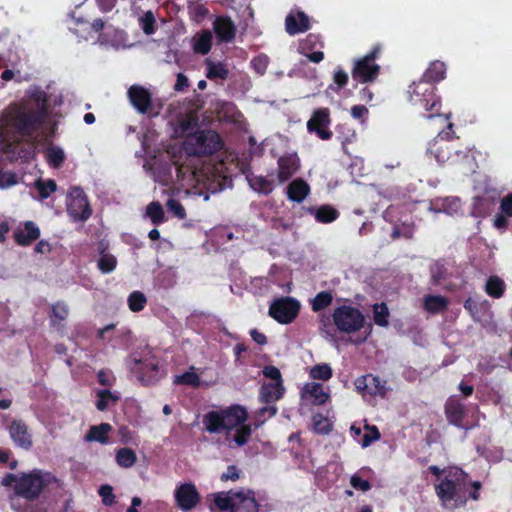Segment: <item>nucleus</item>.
I'll return each instance as SVG.
<instances>
[{"mask_svg": "<svg viewBox=\"0 0 512 512\" xmlns=\"http://www.w3.org/2000/svg\"><path fill=\"white\" fill-rule=\"evenodd\" d=\"M466 478V473L458 467H449L445 471L444 479L435 485L436 495L444 508H455L465 504L466 499L459 495V491Z\"/></svg>", "mask_w": 512, "mask_h": 512, "instance_id": "2", "label": "nucleus"}, {"mask_svg": "<svg viewBox=\"0 0 512 512\" xmlns=\"http://www.w3.org/2000/svg\"><path fill=\"white\" fill-rule=\"evenodd\" d=\"M277 164V177L281 183L288 181L300 168V160L296 153H285L279 157Z\"/></svg>", "mask_w": 512, "mask_h": 512, "instance_id": "19", "label": "nucleus"}, {"mask_svg": "<svg viewBox=\"0 0 512 512\" xmlns=\"http://www.w3.org/2000/svg\"><path fill=\"white\" fill-rule=\"evenodd\" d=\"M332 319L337 329L344 333H354L364 325L363 314L355 307L343 305L333 311Z\"/></svg>", "mask_w": 512, "mask_h": 512, "instance_id": "8", "label": "nucleus"}, {"mask_svg": "<svg viewBox=\"0 0 512 512\" xmlns=\"http://www.w3.org/2000/svg\"><path fill=\"white\" fill-rule=\"evenodd\" d=\"M356 388L359 392L365 395H379L383 396L386 388L381 380L373 375H366L360 377L355 382Z\"/></svg>", "mask_w": 512, "mask_h": 512, "instance_id": "21", "label": "nucleus"}, {"mask_svg": "<svg viewBox=\"0 0 512 512\" xmlns=\"http://www.w3.org/2000/svg\"><path fill=\"white\" fill-rule=\"evenodd\" d=\"M309 374L312 379L327 381L332 377V369L328 364L315 365Z\"/></svg>", "mask_w": 512, "mask_h": 512, "instance_id": "50", "label": "nucleus"}, {"mask_svg": "<svg viewBox=\"0 0 512 512\" xmlns=\"http://www.w3.org/2000/svg\"><path fill=\"white\" fill-rule=\"evenodd\" d=\"M136 461V453L130 448H121L116 453V462L122 468H130Z\"/></svg>", "mask_w": 512, "mask_h": 512, "instance_id": "38", "label": "nucleus"}, {"mask_svg": "<svg viewBox=\"0 0 512 512\" xmlns=\"http://www.w3.org/2000/svg\"><path fill=\"white\" fill-rule=\"evenodd\" d=\"M251 433V425L246 423L239 425L237 428L230 431L229 439H227L229 441V446L232 447V442L238 447L245 445L248 442Z\"/></svg>", "mask_w": 512, "mask_h": 512, "instance_id": "28", "label": "nucleus"}, {"mask_svg": "<svg viewBox=\"0 0 512 512\" xmlns=\"http://www.w3.org/2000/svg\"><path fill=\"white\" fill-rule=\"evenodd\" d=\"M263 375L270 378L274 382H282V377L279 369L275 366H266L263 369Z\"/></svg>", "mask_w": 512, "mask_h": 512, "instance_id": "60", "label": "nucleus"}, {"mask_svg": "<svg viewBox=\"0 0 512 512\" xmlns=\"http://www.w3.org/2000/svg\"><path fill=\"white\" fill-rule=\"evenodd\" d=\"M380 69V65L361 57L354 60L351 75L357 82L372 83L378 78Z\"/></svg>", "mask_w": 512, "mask_h": 512, "instance_id": "14", "label": "nucleus"}, {"mask_svg": "<svg viewBox=\"0 0 512 512\" xmlns=\"http://www.w3.org/2000/svg\"><path fill=\"white\" fill-rule=\"evenodd\" d=\"M436 90V86L429 82L422 80L413 82L408 89L409 101L413 106L429 111L428 118L440 116L441 101Z\"/></svg>", "mask_w": 512, "mask_h": 512, "instance_id": "4", "label": "nucleus"}, {"mask_svg": "<svg viewBox=\"0 0 512 512\" xmlns=\"http://www.w3.org/2000/svg\"><path fill=\"white\" fill-rule=\"evenodd\" d=\"M450 422L458 424L464 415V406L456 401H450L446 406Z\"/></svg>", "mask_w": 512, "mask_h": 512, "instance_id": "45", "label": "nucleus"}, {"mask_svg": "<svg viewBox=\"0 0 512 512\" xmlns=\"http://www.w3.org/2000/svg\"><path fill=\"white\" fill-rule=\"evenodd\" d=\"M232 512H257L255 499L240 492L236 493Z\"/></svg>", "mask_w": 512, "mask_h": 512, "instance_id": "31", "label": "nucleus"}, {"mask_svg": "<svg viewBox=\"0 0 512 512\" xmlns=\"http://www.w3.org/2000/svg\"><path fill=\"white\" fill-rule=\"evenodd\" d=\"M284 392L282 382H273L264 384L261 389V398L265 402H274L278 400Z\"/></svg>", "mask_w": 512, "mask_h": 512, "instance_id": "34", "label": "nucleus"}, {"mask_svg": "<svg viewBox=\"0 0 512 512\" xmlns=\"http://www.w3.org/2000/svg\"><path fill=\"white\" fill-rule=\"evenodd\" d=\"M46 158L50 166L59 168L65 160L64 152L59 147H49L46 151Z\"/></svg>", "mask_w": 512, "mask_h": 512, "instance_id": "44", "label": "nucleus"}, {"mask_svg": "<svg viewBox=\"0 0 512 512\" xmlns=\"http://www.w3.org/2000/svg\"><path fill=\"white\" fill-rule=\"evenodd\" d=\"M308 212L313 215L317 222L330 223L339 217V211L329 204H324L319 207H310Z\"/></svg>", "mask_w": 512, "mask_h": 512, "instance_id": "26", "label": "nucleus"}, {"mask_svg": "<svg viewBox=\"0 0 512 512\" xmlns=\"http://www.w3.org/2000/svg\"><path fill=\"white\" fill-rule=\"evenodd\" d=\"M99 494L102 497V501L105 505H111L114 501V495L112 487L109 485H103L99 489Z\"/></svg>", "mask_w": 512, "mask_h": 512, "instance_id": "59", "label": "nucleus"}, {"mask_svg": "<svg viewBox=\"0 0 512 512\" xmlns=\"http://www.w3.org/2000/svg\"><path fill=\"white\" fill-rule=\"evenodd\" d=\"M128 99L134 109L143 115H157L153 113V100L151 92L141 85H132L127 92Z\"/></svg>", "mask_w": 512, "mask_h": 512, "instance_id": "13", "label": "nucleus"}, {"mask_svg": "<svg viewBox=\"0 0 512 512\" xmlns=\"http://www.w3.org/2000/svg\"><path fill=\"white\" fill-rule=\"evenodd\" d=\"M128 302L129 308L132 311L137 312L144 308L146 298L141 292L135 291L129 296Z\"/></svg>", "mask_w": 512, "mask_h": 512, "instance_id": "51", "label": "nucleus"}, {"mask_svg": "<svg viewBox=\"0 0 512 512\" xmlns=\"http://www.w3.org/2000/svg\"><path fill=\"white\" fill-rule=\"evenodd\" d=\"M35 188L39 193L41 199H47L53 192L56 191V182L52 179L42 180L39 179L35 182Z\"/></svg>", "mask_w": 512, "mask_h": 512, "instance_id": "42", "label": "nucleus"}, {"mask_svg": "<svg viewBox=\"0 0 512 512\" xmlns=\"http://www.w3.org/2000/svg\"><path fill=\"white\" fill-rule=\"evenodd\" d=\"M247 412L241 406H231L222 411H211L204 417L205 428L210 433L226 431L229 439L230 431L237 428L247 420Z\"/></svg>", "mask_w": 512, "mask_h": 512, "instance_id": "3", "label": "nucleus"}, {"mask_svg": "<svg viewBox=\"0 0 512 512\" xmlns=\"http://www.w3.org/2000/svg\"><path fill=\"white\" fill-rule=\"evenodd\" d=\"M4 152L9 155L12 161L29 162L35 155V147L31 143L25 144L21 140H14L5 144Z\"/></svg>", "mask_w": 512, "mask_h": 512, "instance_id": "17", "label": "nucleus"}, {"mask_svg": "<svg viewBox=\"0 0 512 512\" xmlns=\"http://www.w3.org/2000/svg\"><path fill=\"white\" fill-rule=\"evenodd\" d=\"M117 2L118 0H96L99 10L103 13L112 11L115 8Z\"/></svg>", "mask_w": 512, "mask_h": 512, "instance_id": "63", "label": "nucleus"}, {"mask_svg": "<svg viewBox=\"0 0 512 512\" xmlns=\"http://www.w3.org/2000/svg\"><path fill=\"white\" fill-rule=\"evenodd\" d=\"M286 31L290 35H295L301 32H305L310 28V22L308 16L299 11L297 16L289 14L285 19Z\"/></svg>", "mask_w": 512, "mask_h": 512, "instance_id": "22", "label": "nucleus"}, {"mask_svg": "<svg viewBox=\"0 0 512 512\" xmlns=\"http://www.w3.org/2000/svg\"><path fill=\"white\" fill-rule=\"evenodd\" d=\"M500 213L496 214L493 224H507V218L512 219V192L499 197Z\"/></svg>", "mask_w": 512, "mask_h": 512, "instance_id": "30", "label": "nucleus"}, {"mask_svg": "<svg viewBox=\"0 0 512 512\" xmlns=\"http://www.w3.org/2000/svg\"><path fill=\"white\" fill-rule=\"evenodd\" d=\"M17 176L14 172L0 171V188H8L17 184Z\"/></svg>", "mask_w": 512, "mask_h": 512, "instance_id": "57", "label": "nucleus"}, {"mask_svg": "<svg viewBox=\"0 0 512 512\" xmlns=\"http://www.w3.org/2000/svg\"><path fill=\"white\" fill-rule=\"evenodd\" d=\"M8 431L15 445L24 449H29L32 446V438L24 421L13 420L9 425Z\"/></svg>", "mask_w": 512, "mask_h": 512, "instance_id": "20", "label": "nucleus"}, {"mask_svg": "<svg viewBox=\"0 0 512 512\" xmlns=\"http://www.w3.org/2000/svg\"><path fill=\"white\" fill-rule=\"evenodd\" d=\"M498 203V191L495 189H485L481 195L473 197L470 213L475 218H486L492 215Z\"/></svg>", "mask_w": 512, "mask_h": 512, "instance_id": "10", "label": "nucleus"}, {"mask_svg": "<svg viewBox=\"0 0 512 512\" xmlns=\"http://www.w3.org/2000/svg\"><path fill=\"white\" fill-rule=\"evenodd\" d=\"M247 179L251 188L259 193L267 195L273 190V181L264 176L251 175Z\"/></svg>", "mask_w": 512, "mask_h": 512, "instance_id": "37", "label": "nucleus"}, {"mask_svg": "<svg viewBox=\"0 0 512 512\" xmlns=\"http://www.w3.org/2000/svg\"><path fill=\"white\" fill-rule=\"evenodd\" d=\"M52 479L53 478L48 473L34 471L23 474L18 479L14 489L16 494L26 499H34L38 497L45 486L51 483Z\"/></svg>", "mask_w": 512, "mask_h": 512, "instance_id": "7", "label": "nucleus"}, {"mask_svg": "<svg viewBox=\"0 0 512 512\" xmlns=\"http://www.w3.org/2000/svg\"><path fill=\"white\" fill-rule=\"evenodd\" d=\"M388 308L385 304H376L374 306V321L380 326H386L388 324Z\"/></svg>", "mask_w": 512, "mask_h": 512, "instance_id": "52", "label": "nucleus"}, {"mask_svg": "<svg viewBox=\"0 0 512 512\" xmlns=\"http://www.w3.org/2000/svg\"><path fill=\"white\" fill-rule=\"evenodd\" d=\"M67 212L74 221H86L92 209L86 194L80 187H72L66 198Z\"/></svg>", "mask_w": 512, "mask_h": 512, "instance_id": "9", "label": "nucleus"}, {"mask_svg": "<svg viewBox=\"0 0 512 512\" xmlns=\"http://www.w3.org/2000/svg\"><path fill=\"white\" fill-rule=\"evenodd\" d=\"M314 429L319 433H328L331 430V424L327 418L318 414L313 417Z\"/></svg>", "mask_w": 512, "mask_h": 512, "instance_id": "55", "label": "nucleus"}, {"mask_svg": "<svg viewBox=\"0 0 512 512\" xmlns=\"http://www.w3.org/2000/svg\"><path fill=\"white\" fill-rule=\"evenodd\" d=\"M462 204L458 197L437 198L431 201H419L409 209L412 214L411 224L416 221H423L422 214L445 213L453 216L461 212Z\"/></svg>", "mask_w": 512, "mask_h": 512, "instance_id": "6", "label": "nucleus"}, {"mask_svg": "<svg viewBox=\"0 0 512 512\" xmlns=\"http://www.w3.org/2000/svg\"><path fill=\"white\" fill-rule=\"evenodd\" d=\"M348 80L347 72L343 68L337 67L334 71L333 83L329 85V89L338 92L347 85Z\"/></svg>", "mask_w": 512, "mask_h": 512, "instance_id": "46", "label": "nucleus"}, {"mask_svg": "<svg viewBox=\"0 0 512 512\" xmlns=\"http://www.w3.org/2000/svg\"><path fill=\"white\" fill-rule=\"evenodd\" d=\"M330 124L331 116L329 108H317L307 121V130L311 134H316L321 140H330L333 136L332 131L329 129Z\"/></svg>", "mask_w": 512, "mask_h": 512, "instance_id": "11", "label": "nucleus"}, {"mask_svg": "<svg viewBox=\"0 0 512 512\" xmlns=\"http://www.w3.org/2000/svg\"><path fill=\"white\" fill-rule=\"evenodd\" d=\"M166 206L168 213L173 214L179 219H183L185 217V209L179 200L173 198L169 199Z\"/></svg>", "mask_w": 512, "mask_h": 512, "instance_id": "54", "label": "nucleus"}, {"mask_svg": "<svg viewBox=\"0 0 512 512\" xmlns=\"http://www.w3.org/2000/svg\"><path fill=\"white\" fill-rule=\"evenodd\" d=\"M333 300V295L330 292H320L312 300V309L317 312L328 307Z\"/></svg>", "mask_w": 512, "mask_h": 512, "instance_id": "49", "label": "nucleus"}, {"mask_svg": "<svg viewBox=\"0 0 512 512\" xmlns=\"http://www.w3.org/2000/svg\"><path fill=\"white\" fill-rule=\"evenodd\" d=\"M223 146L220 135L214 130H198L189 134L184 147L189 155L210 156L221 150Z\"/></svg>", "mask_w": 512, "mask_h": 512, "instance_id": "5", "label": "nucleus"}, {"mask_svg": "<svg viewBox=\"0 0 512 512\" xmlns=\"http://www.w3.org/2000/svg\"><path fill=\"white\" fill-rule=\"evenodd\" d=\"M446 70L447 69L444 62L435 60L429 64L420 80L429 82L435 86L436 83H439L445 79Z\"/></svg>", "mask_w": 512, "mask_h": 512, "instance_id": "24", "label": "nucleus"}, {"mask_svg": "<svg viewBox=\"0 0 512 512\" xmlns=\"http://www.w3.org/2000/svg\"><path fill=\"white\" fill-rule=\"evenodd\" d=\"M365 434L363 437V447H367L371 442L376 441L380 438V433L375 426H365Z\"/></svg>", "mask_w": 512, "mask_h": 512, "instance_id": "56", "label": "nucleus"}, {"mask_svg": "<svg viewBox=\"0 0 512 512\" xmlns=\"http://www.w3.org/2000/svg\"><path fill=\"white\" fill-rule=\"evenodd\" d=\"M68 316V308L63 303H57L53 306V319L63 321Z\"/></svg>", "mask_w": 512, "mask_h": 512, "instance_id": "58", "label": "nucleus"}, {"mask_svg": "<svg viewBox=\"0 0 512 512\" xmlns=\"http://www.w3.org/2000/svg\"><path fill=\"white\" fill-rule=\"evenodd\" d=\"M97 397L98 401L96 403V407L100 411L106 410L119 400V397L116 394H113L110 390L97 391Z\"/></svg>", "mask_w": 512, "mask_h": 512, "instance_id": "40", "label": "nucleus"}, {"mask_svg": "<svg viewBox=\"0 0 512 512\" xmlns=\"http://www.w3.org/2000/svg\"><path fill=\"white\" fill-rule=\"evenodd\" d=\"M139 24L146 35H152L156 31V19L152 11H146L140 18Z\"/></svg>", "mask_w": 512, "mask_h": 512, "instance_id": "43", "label": "nucleus"}, {"mask_svg": "<svg viewBox=\"0 0 512 512\" xmlns=\"http://www.w3.org/2000/svg\"><path fill=\"white\" fill-rule=\"evenodd\" d=\"M194 369L195 368L192 366L185 373L175 376L174 384L199 387L201 385V381L199 376L194 372Z\"/></svg>", "mask_w": 512, "mask_h": 512, "instance_id": "39", "label": "nucleus"}, {"mask_svg": "<svg viewBox=\"0 0 512 512\" xmlns=\"http://www.w3.org/2000/svg\"><path fill=\"white\" fill-rule=\"evenodd\" d=\"M237 492H230L228 494L219 493L214 496V504L220 510H233L234 507V495Z\"/></svg>", "mask_w": 512, "mask_h": 512, "instance_id": "48", "label": "nucleus"}, {"mask_svg": "<svg viewBox=\"0 0 512 512\" xmlns=\"http://www.w3.org/2000/svg\"><path fill=\"white\" fill-rule=\"evenodd\" d=\"M309 194L310 186L302 178L294 179L287 187V197L293 202L301 203Z\"/></svg>", "mask_w": 512, "mask_h": 512, "instance_id": "23", "label": "nucleus"}, {"mask_svg": "<svg viewBox=\"0 0 512 512\" xmlns=\"http://www.w3.org/2000/svg\"><path fill=\"white\" fill-rule=\"evenodd\" d=\"M450 139V132L441 131L437 139L434 140L432 144H430L429 151L434 154L436 160L438 162L444 163L449 160L450 155L449 153H446L444 151V147L441 144V141L443 140H449Z\"/></svg>", "mask_w": 512, "mask_h": 512, "instance_id": "29", "label": "nucleus"}, {"mask_svg": "<svg viewBox=\"0 0 512 512\" xmlns=\"http://www.w3.org/2000/svg\"><path fill=\"white\" fill-rule=\"evenodd\" d=\"M175 499L180 509L188 511L198 504L200 496L192 483H184L176 489Z\"/></svg>", "mask_w": 512, "mask_h": 512, "instance_id": "16", "label": "nucleus"}, {"mask_svg": "<svg viewBox=\"0 0 512 512\" xmlns=\"http://www.w3.org/2000/svg\"><path fill=\"white\" fill-rule=\"evenodd\" d=\"M504 282L497 276H492L488 279L485 291L492 297L499 298L504 292Z\"/></svg>", "mask_w": 512, "mask_h": 512, "instance_id": "41", "label": "nucleus"}, {"mask_svg": "<svg viewBox=\"0 0 512 512\" xmlns=\"http://www.w3.org/2000/svg\"><path fill=\"white\" fill-rule=\"evenodd\" d=\"M46 119L34 112V108L23 103L9 106L5 113L8 127L21 137H31L37 132Z\"/></svg>", "mask_w": 512, "mask_h": 512, "instance_id": "1", "label": "nucleus"}, {"mask_svg": "<svg viewBox=\"0 0 512 512\" xmlns=\"http://www.w3.org/2000/svg\"><path fill=\"white\" fill-rule=\"evenodd\" d=\"M350 484L355 489H359L361 491H367L370 489V484L368 481L361 479L357 475H353L350 479Z\"/></svg>", "mask_w": 512, "mask_h": 512, "instance_id": "61", "label": "nucleus"}, {"mask_svg": "<svg viewBox=\"0 0 512 512\" xmlns=\"http://www.w3.org/2000/svg\"><path fill=\"white\" fill-rule=\"evenodd\" d=\"M213 35L208 29L202 30L192 39V49L196 54L207 55L212 48Z\"/></svg>", "mask_w": 512, "mask_h": 512, "instance_id": "25", "label": "nucleus"}, {"mask_svg": "<svg viewBox=\"0 0 512 512\" xmlns=\"http://www.w3.org/2000/svg\"><path fill=\"white\" fill-rule=\"evenodd\" d=\"M40 235L39 229L34 226H20L14 233L15 240L20 245H27Z\"/></svg>", "mask_w": 512, "mask_h": 512, "instance_id": "32", "label": "nucleus"}, {"mask_svg": "<svg viewBox=\"0 0 512 512\" xmlns=\"http://www.w3.org/2000/svg\"><path fill=\"white\" fill-rule=\"evenodd\" d=\"M317 43H321L320 42V37L319 35H316V34H309L306 39L302 42L301 44V48L304 50V49H313ZM322 46V44H320Z\"/></svg>", "mask_w": 512, "mask_h": 512, "instance_id": "62", "label": "nucleus"}, {"mask_svg": "<svg viewBox=\"0 0 512 512\" xmlns=\"http://www.w3.org/2000/svg\"><path fill=\"white\" fill-rule=\"evenodd\" d=\"M99 269L104 273L113 271L116 267V259L109 254H102L98 261Z\"/></svg>", "mask_w": 512, "mask_h": 512, "instance_id": "53", "label": "nucleus"}, {"mask_svg": "<svg viewBox=\"0 0 512 512\" xmlns=\"http://www.w3.org/2000/svg\"><path fill=\"white\" fill-rule=\"evenodd\" d=\"M188 86H189L188 77L183 73H179L177 75L176 83L174 85V90L175 91H184Z\"/></svg>", "mask_w": 512, "mask_h": 512, "instance_id": "64", "label": "nucleus"}, {"mask_svg": "<svg viewBox=\"0 0 512 512\" xmlns=\"http://www.w3.org/2000/svg\"><path fill=\"white\" fill-rule=\"evenodd\" d=\"M206 65V77L209 80H226L229 77V70L225 63L223 62H214L210 58L205 59Z\"/></svg>", "mask_w": 512, "mask_h": 512, "instance_id": "27", "label": "nucleus"}, {"mask_svg": "<svg viewBox=\"0 0 512 512\" xmlns=\"http://www.w3.org/2000/svg\"><path fill=\"white\" fill-rule=\"evenodd\" d=\"M112 430V427L108 423H102L97 426H92L88 433L85 435V440L88 442L97 441L100 443L107 442V436Z\"/></svg>", "mask_w": 512, "mask_h": 512, "instance_id": "33", "label": "nucleus"}, {"mask_svg": "<svg viewBox=\"0 0 512 512\" xmlns=\"http://www.w3.org/2000/svg\"><path fill=\"white\" fill-rule=\"evenodd\" d=\"M301 398L312 405H323L330 398L329 389L319 383H306L302 388Z\"/></svg>", "mask_w": 512, "mask_h": 512, "instance_id": "18", "label": "nucleus"}, {"mask_svg": "<svg viewBox=\"0 0 512 512\" xmlns=\"http://www.w3.org/2000/svg\"><path fill=\"white\" fill-rule=\"evenodd\" d=\"M299 308L298 301L292 298H280L271 304L269 314L279 323L288 324L296 318Z\"/></svg>", "mask_w": 512, "mask_h": 512, "instance_id": "12", "label": "nucleus"}, {"mask_svg": "<svg viewBox=\"0 0 512 512\" xmlns=\"http://www.w3.org/2000/svg\"><path fill=\"white\" fill-rule=\"evenodd\" d=\"M447 306L448 300L441 295H427L424 297V308L430 313L445 311Z\"/></svg>", "mask_w": 512, "mask_h": 512, "instance_id": "36", "label": "nucleus"}, {"mask_svg": "<svg viewBox=\"0 0 512 512\" xmlns=\"http://www.w3.org/2000/svg\"><path fill=\"white\" fill-rule=\"evenodd\" d=\"M31 99L35 102L36 107L34 108V112L40 114L41 117L46 119L50 114V105L48 101V96L46 92L42 90H37L32 93Z\"/></svg>", "mask_w": 512, "mask_h": 512, "instance_id": "35", "label": "nucleus"}, {"mask_svg": "<svg viewBox=\"0 0 512 512\" xmlns=\"http://www.w3.org/2000/svg\"><path fill=\"white\" fill-rule=\"evenodd\" d=\"M212 27L219 43H230L235 39L237 29L230 16H216Z\"/></svg>", "mask_w": 512, "mask_h": 512, "instance_id": "15", "label": "nucleus"}, {"mask_svg": "<svg viewBox=\"0 0 512 512\" xmlns=\"http://www.w3.org/2000/svg\"><path fill=\"white\" fill-rule=\"evenodd\" d=\"M146 215L151 219L153 224H160L164 220L162 205L157 201L151 202L146 208Z\"/></svg>", "mask_w": 512, "mask_h": 512, "instance_id": "47", "label": "nucleus"}]
</instances>
